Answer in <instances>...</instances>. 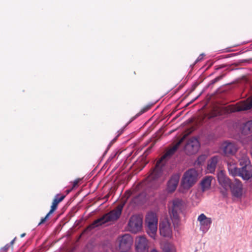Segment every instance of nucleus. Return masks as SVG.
Segmentation results:
<instances>
[{
  "instance_id": "1",
  "label": "nucleus",
  "mask_w": 252,
  "mask_h": 252,
  "mask_svg": "<svg viewBox=\"0 0 252 252\" xmlns=\"http://www.w3.org/2000/svg\"><path fill=\"white\" fill-rule=\"evenodd\" d=\"M188 135V134L184 135L173 147L168 149L160 158L157 161L154 168L151 171L147 179V182L150 184L149 186L153 189H156L159 186L158 179L162 174L163 167L165 165L166 161L174 154Z\"/></svg>"
},
{
  "instance_id": "2",
  "label": "nucleus",
  "mask_w": 252,
  "mask_h": 252,
  "mask_svg": "<svg viewBox=\"0 0 252 252\" xmlns=\"http://www.w3.org/2000/svg\"><path fill=\"white\" fill-rule=\"evenodd\" d=\"M188 135V134L184 135L173 147L168 149L160 158L157 161L154 168L151 171L147 179V182L150 184L149 186L153 189H156L159 186L158 179L162 174L163 167L165 165L166 161L174 154Z\"/></svg>"
},
{
  "instance_id": "3",
  "label": "nucleus",
  "mask_w": 252,
  "mask_h": 252,
  "mask_svg": "<svg viewBox=\"0 0 252 252\" xmlns=\"http://www.w3.org/2000/svg\"><path fill=\"white\" fill-rule=\"evenodd\" d=\"M125 203L118 205L117 207L110 212L104 214L100 218L94 220L83 231L84 233L91 231L94 228L101 226L106 223L117 220L120 217Z\"/></svg>"
},
{
  "instance_id": "4",
  "label": "nucleus",
  "mask_w": 252,
  "mask_h": 252,
  "mask_svg": "<svg viewBox=\"0 0 252 252\" xmlns=\"http://www.w3.org/2000/svg\"><path fill=\"white\" fill-rule=\"evenodd\" d=\"M145 183H141L137 185L132 190H127L125 193V196L127 200L129 197L133 195L132 202L135 204L138 205L142 203L145 199L146 193L144 190L143 186Z\"/></svg>"
},
{
  "instance_id": "5",
  "label": "nucleus",
  "mask_w": 252,
  "mask_h": 252,
  "mask_svg": "<svg viewBox=\"0 0 252 252\" xmlns=\"http://www.w3.org/2000/svg\"><path fill=\"white\" fill-rule=\"evenodd\" d=\"M158 222V219L156 214L153 212L147 214L145 219L146 232L153 239H155L156 236Z\"/></svg>"
},
{
  "instance_id": "6",
  "label": "nucleus",
  "mask_w": 252,
  "mask_h": 252,
  "mask_svg": "<svg viewBox=\"0 0 252 252\" xmlns=\"http://www.w3.org/2000/svg\"><path fill=\"white\" fill-rule=\"evenodd\" d=\"M198 172L194 168H191L186 171L182 177L181 185L184 189H189L197 181Z\"/></svg>"
},
{
  "instance_id": "7",
  "label": "nucleus",
  "mask_w": 252,
  "mask_h": 252,
  "mask_svg": "<svg viewBox=\"0 0 252 252\" xmlns=\"http://www.w3.org/2000/svg\"><path fill=\"white\" fill-rule=\"evenodd\" d=\"M117 242L118 243L119 250L121 252H127L132 244L133 239L130 235L125 234L119 236Z\"/></svg>"
},
{
  "instance_id": "8",
  "label": "nucleus",
  "mask_w": 252,
  "mask_h": 252,
  "mask_svg": "<svg viewBox=\"0 0 252 252\" xmlns=\"http://www.w3.org/2000/svg\"><path fill=\"white\" fill-rule=\"evenodd\" d=\"M183 207V201L179 199H175L170 203L169 211L172 219L178 220L179 215L182 212Z\"/></svg>"
},
{
  "instance_id": "9",
  "label": "nucleus",
  "mask_w": 252,
  "mask_h": 252,
  "mask_svg": "<svg viewBox=\"0 0 252 252\" xmlns=\"http://www.w3.org/2000/svg\"><path fill=\"white\" fill-rule=\"evenodd\" d=\"M142 226V218L139 215L132 216L128 221V229L133 233L140 231Z\"/></svg>"
},
{
  "instance_id": "10",
  "label": "nucleus",
  "mask_w": 252,
  "mask_h": 252,
  "mask_svg": "<svg viewBox=\"0 0 252 252\" xmlns=\"http://www.w3.org/2000/svg\"><path fill=\"white\" fill-rule=\"evenodd\" d=\"M200 147L198 139L194 137L190 138L185 146V151L187 155H191L196 154Z\"/></svg>"
},
{
  "instance_id": "11",
  "label": "nucleus",
  "mask_w": 252,
  "mask_h": 252,
  "mask_svg": "<svg viewBox=\"0 0 252 252\" xmlns=\"http://www.w3.org/2000/svg\"><path fill=\"white\" fill-rule=\"evenodd\" d=\"M251 108H252V97L248 99L247 101H241L235 105L229 106V110L231 112L248 110Z\"/></svg>"
},
{
  "instance_id": "12",
  "label": "nucleus",
  "mask_w": 252,
  "mask_h": 252,
  "mask_svg": "<svg viewBox=\"0 0 252 252\" xmlns=\"http://www.w3.org/2000/svg\"><path fill=\"white\" fill-rule=\"evenodd\" d=\"M135 245L137 252H148L149 251V241L145 236L137 237Z\"/></svg>"
},
{
  "instance_id": "13",
  "label": "nucleus",
  "mask_w": 252,
  "mask_h": 252,
  "mask_svg": "<svg viewBox=\"0 0 252 252\" xmlns=\"http://www.w3.org/2000/svg\"><path fill=\"white\" fill-rule=\"evenodd\" d=\"M243 184L242 182L235 179L230 184V189L232 195L237 198L241 197L243 193Z\"/></svg>"
},
{
  "instance_id": "14",
  "label": "nucleus",
  "mask_w": 252,
  "mask_h": 252,
  "mask_svg": "<svg viewBox=\"0 0 252 252\" xmlns=\"http://www.w3.org/2000/svg\"><path fill=\"white\" fill-rule=\"evenodd\" d=\"M159 232L161 235L164 237H171L172 230L171 223L167 220H164L159 223Z\"/></svg>"
},
{
  "instance_id": "15",
  "label": "nucleus",
  "mask_w": 252,
  "mask_h": 252,
  "mask_svg": "<svg viewBox=\"0 0 252 252\" xmlns=\"http://www.w3.org/2000/svg\"><path fill=\"white\" fill-rule=\"evenodd\" d=\"M221 149L225 155L229 156L234 155L238 150V147L235 143L227 141L221 144Z\"/></svg>"
},
{
  "instance_id": "16",
  "label": "nucleus",
  "mask_w": 252,
  "mask_h": 252,
  "mask_svg": "<svg viewBox=\"0 0 252 252\" xmlns=\"http://www.w3.org/2000/svg\"><path fill=\"white\" fill-rule=\"evenodd\" d=\"M237 176L241 177L244 180L246 181L252 178V165H247L239 168Z\"/></svg>"
},
{
  "instance_id": "17",
  "label": "nucleus",
  "mask_w": 252,
  "mask_h": 252,
  "mask_svg": "<svg viewBox=\"0 0 252 252\" xmlns=\"http://www.w3.org/2000/svg\"><path fill=\"white\" fill-rule=\"evenodd\" d=\"M180 179V176L178 174H174L171 176L169 180L167 182V191L168 192H174L178 185Z\"/></svg>"
},
{
  "instance_id": "18",
  "label": "nucleus",
  "mask_w": 252,
  "mask_h": 252,
  "mask_svg": "<svg viewBox=\"0 0 252 252\" xmlns=\"http://www.w3.org/2000/svg\"><path fill=\"white\" fill-rule=\"evenodd\" d=\"M218 180L219 184L223 189H229L232 182L222 171L218 174Z\"/></svg>"
},
{
  "instance_id": "19",
  "label": "nucleus",
  "mask_w": 252,
  "mask_h": 252,
  "mask_svg": "<svg viewBox=\"0 0 252 252\" xmlns=\"http://www.w3.org/2000/svg\"><path fill=\"white\" fill-rule=\"evenodd\" d=\"M197 220L199 222L201 227L206 229L210 227L212 223L211 218L207 217L204 214H201L198 216Z\"/></svg>"
},
{
  "instance_id": "20",
  "label": "nucleus",
  "mask_w": 252,
  "mask_h": 252,
  "mask_svg": "<svg viewBox=\"0 0 252 252\" xmlns=\"http://www.w3.org/2000/svg\"><path fill=\"white\" fill-rule=\"evenodd\" d=\"M227 163L229 174L232 176H237L239 168L237 167L236 162L232 159H229Z\"/></svg>"
},
{
  "instance_id": "21",
  "label": "nucleus",
  "mask_w": 252,
  "mask_h": 252,
  "mask_svg": "<svg viewBox=\"0 0 252 252\" xmlns=\"http://www.w3.org/2000/svg\"><path fill=\"white\" fill-rule=\"evenodd\" d=\"M65 197V196L64 195H62L60 197H59V194H57L55 196L54 199H53L52 204L51 206V209L49 211V214H52L55 211H56L58 207V204L64 199Z\"/></svg>"
},
{
  "instance_id": "22",
  "label": "nucleus",
  "mask_w": 252,
  "mask_h": 252,
  "mask_svg": "<svg viewBox=\"0 0 252 252\" xmlns=\"http://www.w3.org/2000/svg\"><path fill=\"white\" fill-rule=\"evenodd\" d=\"M218 156H214L208 161L207 165V171L208 172L212 173L215 171L218 162Z\"/></svg>"
},
{
  "instance_id": "23",
  "label": "nucleus",
  "mask_w": 252,
  "mask_h": 252,
  "mask_svg": "<svg viewBox=\"0 0 252 252\" xmlns=\"http://www.w3.org/2000/svg\"><path fill=\"white\" fill-rule=\"evenodd\" d=\"M212 179V176H207L202 180L200 184L203 191L210 189Z\"/></svg>"
},
{
  "instance_id": "24",
  "label": "nucleus",
  "mask_w": 252,
  "mask_h": 252,
  "mask_svg": "<svg viewBox=\"0 0 252 252\" xmlns=\"http://www.w3.org/2000/svg\"><path fill=\"white\" fill-rule=\"evenodd\" d=\"M237 158L239 164L242 167L251 164L249 157L244 153H243L242 155H239Z\"/></svg>"
},
{
  "instance_id": "25",
  "label": "nucleus",
  "mask_w": 252,
  "mask_h": 252,
  "mask_svg": "<svg viewBox=\"0 0 252 252\" xmlns=\"http://www.w3.org/2000/svg\"><path fill=\"white\" fill-rule=\"evenodd\" d=\"M252 131V121H248L244 126L242 133L247 134Z\"/></svg>"
},
{
  "instance_id": "26",
  "label": "nucleus",
  "mask_w": 252,
  "mask_h": 252,
  "mask_svg": "<svg viewBox=\"0 0 252 252\" xmlns=\"http://www.w3.org/2000/svg\"><path fill=\"white\" fill-rule=\"evenodd\" d=\"M152 106H153V105H150V104L145 106L144 107H143L142 109H141V110L140 111V112L139 113H138L134 117H133L132 118L131 121L134 120V119H135L136 118H137L138 117H139L142 114H143L145 112L149 110L151 108Z\"/></svg>"
},
{
  "instance_id": "27",
  "label": "nucleus",
  "mask_w": 252,
  "mask_h": 252,
  "mask_svg": "<svg viewBox=\"0 0 252 252\" xmlns=\"http://www.w3.org/2000/svg\"><path fill=\"white\" fill-rule=\"evenodd\" d=\"M164 252H176L175 247L169 244H165L163 248Z\"/></svg>"
},
{
  "instance_id": "28",
  "label": "nucleus",
  "mask_w": 252,
  "mask_h": 252,
  "mask_svg": "<svg viewBox=\"0 0 252 252\" xmlns=\"http://www.w3.org/2000/svg\"><path fill=\"white\" fill-rule=\"evenodd\" d=\"M206 156L205 155H201L197 158V160L195 162V165H201L206 160Z\"/></svg>"
},
{
  "instance_id": "29",
  "label": "nucleus",
  "mask_w": 252,
  "mask_h": 252,
  "mask_svg": "<svg viewBox=\"0 0 252 252\" xmlns=\"http://www.w3.org/2000/svg\"><path fill=\"white\" fill-rule=\"evenodd\" d=\"M224 74H222V75H220L217 77L215 79H213L211 81L212 84H215L216 82H217L218 81H220V80H221L224 77Z\"/></svg>"
},
{
  "instance_id": "30",
  "label": "nucleus",
  "mask_w": 252,
  "mask_h": 252,
  "mask_svg": "<svg viewBox=\"0 0 252 252\" xmlns=\"http://www.w3.org/2000/svg\"><path fill=\"white\" fill-rule=\"evenodd\" d=\"M224 74H222V75H220L217 77L215 79H213L211 81L212 84H215L216 82H217L218 81H220V80H221L224 77Z\"/></svg>"
},
{
  "instance_id": "31",
  "label": "nucleus",
  "mask_w": 252,
  "mask_h": 252,
  "mask_svg": "<svg viewBox=\"0 0 252 252\" xmlns=\"http://www.w3.org/2000/svg\"><path fill=\"white\" fill-rule=\"evenodd\" d=\"M51 214H49V212L46 215V216L44 217V218H42L41 219V220L40 221V222L38 223V225H41V224L42 223H44L46 221V220L48 219V218H49V216L51 215Z\"/></svg>"
},
{
  "instance_id": "32",
  "label": "nucleus",
  "mask_w": 252,
  "mask_h": 252,
  "mask_svg": "<svg viewBox=\"0 0 252 252\" xmlns=\"http://www.w3.org/2000/svg\"><path fill=\"white\" fill-rule=\"evenodd\" d=\"M220 192L224 197H227L228 194V189H223L221 190Z\"/></svg>"
},
{
  "instance_id": "33",
  "label": "nucleus",
  "mask_w": 252,
  "mask_h": 252,
  "mask_svg": "<svg viewBox=\"0 0 252 252\" xmlns=\"http://www.w3.org/2000/svg\"><path fill=\"white\" fill-rule=\"evenodd\" d=\"M217 116V112L215 111L212 112L210 114H208V118L211 119L212 118L215 117Z\"/></svg>"
},
{
  "instance_id": "34",
  "label": "nucleus",
  "mask_w": 252,
  "mask_h": 252,
  "mask_svg": "<svg viewBox=\"0 0 252 252\" xmlns=\"http://www.w3.org/2000/svg\"><path fill=\"white\" fill-rule=\"evenodd\" d=\"M79 181H80V179H76L74 181L72 189L74 188L76 186H77L78 185Z\"/></svg>"
},
{
  "instance_id": "35",
  "label": "nucleus",
  "mask_w": 252,
  "mask_h": 252,
  "mask_svg": "<svg viewBox=\"0 0 252 252\" xmlns=\"http://www.w3.org/2000/svg\"><path fill=\"white\" fill-rule=\"evenodd\" d=\"M203 54H200L199 55V56L197 58V59L195 61V63H198V62L202 60V59H203Z\"/></svg>"
},
{
  "instance_id": "36",
  "label": "nucleus",
  "mask_w": 252,
  "mask_h": 252,
  "mask_svg": "<svg viewBox=\"0 0 252 252\" xmlns=\"http://www.w3.org/2000/svg\"><path fill=\"white\" fill-rule=\"evenodd\" d=\"M120 135V134H118L116 137V138H115L114 139H113L111 142H110V144H112L114 142H115V141L116 140L117 137Z\"/></svg>"
},
{
  "instance_id": "37",
  "label": "nucleus",
  "mask_w": 252,
  "mask_h": 252,
  "mask_svg": "<svg viewBox=\"0 0 252 252\" xmlns=\"http://www.w3.org/2000/svg\"><path fill=\"white\" fill-rule=\"evenodd\" d=\"M150 252H158L156 249H153Z\"/></svg>"
},
{
  "instance_id": "38",
  "label": "nucleus",
  "mask_w": 252,
  "mask_h": 252,
  "mask_svg": "<svg viewBox=\"0 0 252 252\" xmlns=\"http://www.w3.org/2000/svg\"><path fill=\"white\" fill-rule=\"evenodd\" d=\"M224 67V65H220V67H219L218 68H217V69H220V68H222L223 67Z\"/></svg>"
},
{
  "instance_id": "39",
  "label": "nucleus",
  "mask_w": 252,
  "mask_h": 252,
  "mask_svg": "<svg viewBox=\"0 0 252 252\" xmlns=\"http://www.w3.org/2000/svg\"><path fill=\"white\" fill-rule=\"evenodd\" d=\"M26 235V233H23L21 235V237H24Z\"/></svg>"
},
{
  "instance_id": "40",
  "label": "nucleus",
  "mask_w": 252,
  "mask_h": 252,
  "mask_svg": "<svg viewBox=\"0 0 252 252\" xmlns=\"http://www.w3.org/2000/svg\"><path fill=\"white\" fill-rule=\"evenodd\" d=\"M14 241H15V239H13V240L11 242V243H11V244H12H12L14 243Z\"/></svg>"
},
{
  "instance_id": "41",
  "label": "nucleus",
  "mask_w": 252,
  "mask_h": 252,
  "mask_svg": "<svg viewBox=\"0 0 252 252\" xmlns=\"http://www.w3.org/2000/svg\"><path fill=\"white\" fill-rule=\"evenodd\" d=\"M71 189L67 190V193H68Z\"/></svg>"
}]
</instances>
